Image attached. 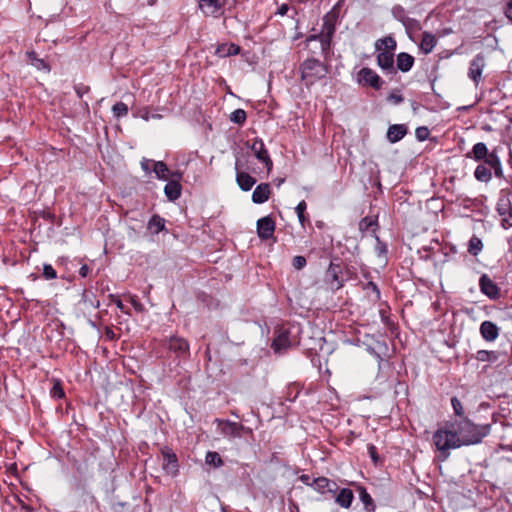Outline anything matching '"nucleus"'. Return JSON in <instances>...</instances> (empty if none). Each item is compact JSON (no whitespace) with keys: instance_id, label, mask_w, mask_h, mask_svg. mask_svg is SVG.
Here are the masks:
<instances>
[{"instance_id":"nucleus-1","label":"nucleus","mask_w":512,"mask_h":512,"mask_svg":"<svg viewBox=\"0 0 512 512\" xmlns=\"http://www.w3.org/2000/svg\"><path fill=\"white\" fill-rule=\"evenodd\" d=\"M491 425H477L467 417L447 422L443 428H439L433 434V442L440 452L442 461H445L451 449L462 446L475 445L490 434Z\"/></svg>"},{"instance_id":"nucleus-2","label":"nucleus","mask_w":512,"mask_h":512,"mask_svg":"<svg viewBox=\"0 0 512 512\" xmlns=\"http://www.w3.org/2000/svg\"><path fill=\"white\" fill-rule=\"evenodd\" d=\"M301 80L306 86L315 84L318 80L326 77L327 67L318 59L309 58L300 65Z\"/></svg>"},{"instance_id":"nucleus-3","label":"nucleus","mask_w":512,"mask_h":512,"mask_svg":"<svg viewBox=\"0 0 512 512\" xmlns=\"http://www.w3.org/2000/svg\"><path fill=\"white\" fill-rule=\"evenodd\" d=\"M357 80L359 84L363 86H370L375 90L381 89L384 83V81L379 77V75L368 67H364L358 72Z\"/></svg>"},{"instance_id":"nucleus-4","label":"nucleus","mask_w":512,"mask_h":512,"mask_svg":"<svg viewBox=\"0 0 512 512\" xmlns=\"http://www.w3.org/2000/svg\"><path fill=\"white\" fill-rule=\"evenodd\" d=\"M182 179V173L174 171L170 174V178L167 180L168 183L165 185L164 193L170 201L177 200L181 195L180 180Z\"/></svg>"},{"instance_id":"nucleus-5","label":"nucleus","mask_w":512,"mask_h":512,"mask_svg":"<svg viewBox=\"0 0 512 512\" xmlns=\"http://www.w3.org/2000/svg\"><path fill=\"white\" fill-rule=\"evenodd\" d=\"M225 4L226 0H199V8L206 16L222 15Z\"/></svg>"},{"instance_id":"nucleus-6","label":"nucleus","mask_w":512,"mask_h":512,"mask_svg":"<svg viewBox=\"0 0 512 512\" xmlns=\"http://www.w3.org/2000/svg\"><path fill=\"white\" fill-rule=\"evenodd\" d=\"M251 150L253 151L255 157L264 163L267 171L270 172L273 167V162L268 155L263 141L261 139H255L251 145Z\"/></svg>"},{"instance_id":"nucleus-7","label":"nucleus","mask_w":512,"mask_h":512,"mask_svg":"<svg viewBox=\"0 0 512 512\" xmlns=\"http://www.w3.org/2000/svg\"><path fill=\"white\" fill-rule=\"evenodd\" d=\"M291 342L289 340V331L284 328H279L275 331V337L272 341L271 347L276 353H281L282 351L289 348Z\"/></svg>"},{"instance_id":"nucleus-8","label":"nucleus","mask_w":512,"mask_h":512,"mask_svg":"<svg viewBox=\"0 0 512 512\" xmlns=\"http://www.w3.org/2000/svg\"><path fill=\"white\" fill-rule=\"evenodd\" d=\"M484 66L485 58L482 54L476 55L470 63L468 76L476 85L480 82Z\"/></svg>"},{"instance_id":"nucleus-9","label":"nucleus","mask_w":512,"mask_h":512,"mask_svg":"<svg viewBox=\"0 0 512 512\" xmlns=\"http://www.w3.org/2000/svg\"><path fill=\"white\" fill-rule=\"evenodd\" d=\"M275 231V222L270 217H263L257 221V233L262 240H267L273 236Z\"/></svg>"},{"instance_id":"nucleus-10","label":"nucleus","mask_w":512,"mask_h":512,"mask_svg":"<svg viewBox=\"0 0 512 512\" xmlns=\"http://www.w3.org/2000/svg\"><path fill=\"white\" fill-rule=\"evenodd\" d=\"M235 170H236V182H237L239 188L243 191H249L255 185L256 179L246 172L239 171L238 160L235 163Z\"/></svg>"},{"instance_id":"nucleus-11","label":"nucleus","mask_w":512,"mask_h":512,"mask_svg":"<svg viewBox=\"0 0 512 512\" xmlns=\"http://www.w3.org/2000/svg\"><path fill=\"white\" fill-rule=\"evenodd\" d=\"M479 285L481 292L488 296L489 298L496 299L499 296V288L497 285L489 278L488 275L483 274L479 279Z\"/></svg>"},{"instance_id":"nucleus-12","label":"nucleus","mask_w":512,"mask_h":512,"mask_svg":"<svg viewBox=\"0 0 512 512\" xmlns=\"http://www.w3.org/2000/svg\"><path fill=\"white\" fill-rule=\"evenodd\" d=\"M167 347L178 356H186L189 354L188 342L180 337H171L168 341Z\"/></svg>"},{"instance_id":"nucleus-13","label":"nucleus","mask_w":512,"mask_h":512,"mask_svg":"<svg viewBox=\"0 0 512 512\" xmlns=\"http://www.w3.org/2000/svg\"><path fill=\"white\" fill-rule=\"evenodd\" d=\"M497 211L502 218L504 227H512V206L508 199H501L497 204Z\"/></svg>"},{"instance_id":"nucleus-14","label":"nucleus","mask_w":512,"mask_h":512,"mask_svg":"<svg viewBox=\"0 0 512 512\" xmlns=\"http://www.w3.org/2000/svg\"><path fill=\"white\" fill-rule=\"evenodd\" d=\"M377 55V64L378 66L388 72L393 73L395 72L394 69V54L390 51H378Z\"/></svg>"},{"instance_id":"nucleus-15","label":"nucleus","mask_w":512,"mask_h":512,"mask_svg":"<svg viewBox=\"0 0 512 512\" xmlns=\"http://www.w3.org/2000/svg\"><path fill=\"white\" fill-rule=\"evenodd\" d=\"M490 155L491 152L488 151L486 144L483 142H478L473 146L472 150L466 154V157L472 158L475 161L484 160L486 163Z\"/></svg>"},{"instance_id":"nucleus-16","label":"nucleus","mask_w":512,"mask_h":512,"mask_svg":"<svg viewBox=\"0 0 512 512\" xmlns=\"http://www.w3.org/2000/svg\"><path fill=\"white\" fill-rule=\"evenodd\" d=\"M163 469L166 473L175 475L178 471L177 457L170 450H163Z\"/></svg>"},{"instance_id":"nucleus-17","label":"nucleus","mask_w":512,"mask_h":512,"mask_svg":"<svg viewBox=\"0 0 512 512\" xmlns=\"http://www.w3.org/2000/svg\"><path fill=\"white\" fill-rule=\"evenodd\" d=\"M340 273L341 267L331 262L327 269L326 277L329 280L332 289L338 290L342 287V281L339 279Z\"/></svg>"},{"instance_id":"nucleus-18","label":"nucleus","mask_w":512,"mask_h":512,"mask_svg":"<svg viewBox=\"0 0 512 512\" xmlns=\"http://www.w3.org/2000/svg\"><path fill=\"white\" fill-rule=\"evenodd\" d=\"M480 334L486 341H494L499 335V328L491 321H484L480 325Z\"/></svg>"},{"instance_id":"nucleus-19","label":"nucleus","mask_w":512,"mask_h":512,"mask_svg":"<svg viewBox=\"0 0 512 512\" xmlns=\"http://www.w3.org/2000/svg\"><path fill=\"white\" fill-rule=\"evenodd\" d=\"M270 194V185L268 183H261L254 189L252 193V201L256 204H262L269 199Z\"/></svg>"},{"instance_id":"nucleus-20","label":"nucleus","mask_w":512,"mask_h":512,"mask_svg":"<svg viewBox=\"0 0 512 512\" xmlns=\"http://www.w3.org/2000/svg\"><path fill=\"white\" fill-rule=\"evenodd\" d=\"M224 427L222 428V431L225 435L232 436V437H241L242 431L251 432L250 429L245 428L243 425L232 422V421H224L223 422Z\"/></svg>"},{"instance_id":"nucleus-21","label":"nucleus","mask_w":512,"mask_h":512,"mask_svg":"<svg viewBox=\"0 0 512 512\" xmlns=\"http://www.w3.org/2000/svg\"><path fill=\"white\" fill-rule=\"evenodd\" d=\"M407 133L405 125L394 124L388 128L387 138L391 143L400 141Z\"/></svg>"},{"instance_id":"nucleus-22","label":"nucleus","mask_w":512,"mask_h":512,"mask_svg":"<svg viewBox=\"0 0 512 512\" xmlns=\"http://www.w3.org/2000/svg\"><path fill=\"white\" fill-rule=\"evenodd\" d=\"M354 499V494L351 489L343 488L340 490L336 497V503L343 508H349Z\"/></svg>"},{"instance_id":"nucleus-23","label":"nucleus","mask_w":512,"mask_h":512,"mask_svg":"<svg viewBox=\"0 0 512 512\" xmlns=\"http://www.w3.org/2000/svg\"><path fill=\"white\" fill-rule=\"evenodd\" d=\"M486 165L494 170V174L497 178H503L502 164L495 150L491 151V155L487 159Z\"/></svg>"},{"instance_id":"nucleus-24","label":"nucleus","mask_w":512,"mask_h":512,"mask_svg":"<svg viewBox=\"0 0 512 512\" xmlns=\"http://www.w3.org/2000/svg\"><path fill=\"white\" fill-rule=\"evenodd\" d=\"M414 64V58L405 52L397 56V68L402 72H408Z\"/></svg>"},{"instance_id":"nucleus-25","label":"nucleus","mask_w":512,"mask_h":512,"mask_svg":"<svg viewBox=\"0 0 512 512\" xmlns=\"http://www.w3.org/2000/svg\"><path fill=\"white\" fill-rule=\"evenodd\" d=\"M336 15L332 13H328L323 18V25L321 33L327 35H334L336 28Z\"/></svg>"},{"instance_id":"nucleus-26","label":"nucleus","mask_w":512,"mask_h":512,"mask_svg":"<svg viewBox=\"0 0 512 512\" xmlns=\"http://www.w3.org/2000/svg\"><path fill=\"white\" fill-rule=\"evenodd\" d=\"M239 52L240 47L233 43L219 45L216 49V55L222 58L237 55Z\"/></svg>"},{"instance_id":"nucleus-27","label":"nucleus","mask_w":512,"mask_h":512,"mask_svg":"<svg viewBox=\"0 0 512 512\" xmlns=\"http://www.w3.org/2000/svg\"><path fill=\"white\" fill-rule=\"evenodd\" d=\"M375 49L376 51H390L393 53L396 49V41L391 36L384 37L376 41Z\"/></svg>"},{"instance_id":"nucleus-28","label":"nucleus","mask_w":512,"mask_h":512,"mask_svg":"<svg viewBox=\"0 0 512 512\" xmlns=\"http://www.w3.org/2000/svg\"><path fill=\"white\" fill-rule=\"evenodd\" d=\"M436 45L435 37L430 33H423L420 43V49L425 53H430Z\"/></svg>"},{"instance_id":"nucleus-29","label":"nucleus","mask_w":512,"mask_h":512,"mask_svg":"<svg viewBox=\"0 0 512 512\" xmlns=\"http://www.w3.org/2000/svg\"><path fill=\"white\" fill-rule=\"evenodd\" d=\"M153 171L157 178L161 180H168L172 172L169 171L167 165L162 161L153 162Z\"/></svg>"},{"instance_id":"nucleus-30","label":"nucleus","mask_w":512,"mask_h":512,"mask_svg":"<svg viewBox=\"0 0 512 512\" xmlns=\"http://www.w3.org/2000/svg\"><path fill=\"white\" fill-rule=\"evenodd\" d=\"M358 491H359L360 500L364 504L367 512H373L375 510V505H374L373 499L370 496V494L367 492V490L364 487H361V486L358 488Z\"/></svg>"},{"instance_id":"nucleus-31","label":"nucleus","mask_w":512,"mask_h":512,"mask_svg":"<svg viewBox=\"0 0 512 512\" xmlns=\"http://www.w3.org/2000/svg\"><path fill=\"white\" fill-rule=\"evenodd\" d=\"M165 221L162 217L158 215H153L148 222V229L153 234H158L160 231L164 229Z\"/></svg>"},{"instance_id":"nucleus-32","label":"nucleus","mask_w":512,"mask_h":512,"mask_svg":"<svg viewBox=\"0 0 512 512\" xmlns=\"http://www.w3.org/2000/svg\"><path fill=\"white\" fill-rule=\"evenodd\" d=\"M474 176L478 181L489 182L492 179V173L485 165H478L475 169Z\"/></svg>"},{"instance_id":"nucleus-33","label":"nucleus","mask_w":512,"mask_h":512,"mask_svg":"<svg viewBox=\"0 0 512 512\" xmlns=\"http://www.w3.org/2000/svg\"><path fill=\"white\" fill-rule=\"evenodd\" d=\"M482 249L483 243L481 239L478 238L477 236H472L471 239L469 240L468 252L473 256H477Z\"/></svg>"},{"instance_id":"nucleus-34","label":"nucleus","mask_w":512,"mask_h":512,"mask_svg":"<svg viewBox=\"0 0 512 512\" xmlns=\"http://www.w3.org/2000/svg\"><path fill=\"white\" fill-rule=\"evenodd\" d=\"M315 490L324 493L326 489L328 491L333 492L334 490L330 487V480L326 477L316 478L312 484Z\"/></svg>"},{"instance_id":"nucleus-35","label":"nucleus","mask_w":512,"mask_h":512,"mask_svg":"<svg viewBox=\"0 0 512 512\" xmlns=\"http://www.w3.org/2000/svg\"><path fill=\"white\" fill-rule=\"evenodd\" d=\"M497 358V352L495 351L479 350L476 354V359L481 362H494Z\"/></svg>"},{"instance_id":"nucleus-36","label":"nucleus","mask_w":512,"mask_h":512,"mask_svg":"<svg viewBox=\"0 0 512 512\" xmlns=\"http://www.w3.org/2000/svg\"><path fill=\"white\" fill-rule=\"evenodd\" d=\"M205 461L207 464L212 465L214 467H220L223 465V460L219 453L214 451H209L206 454Z\"/></svg>"},{"instance_id":"nucleus-37","label":"nucleus","mask_w":512,"mask_h":512,"mask_svg":"<svg viewBox=\"0 0 512 512\" xmlns=\"http://www.w3.org/2000/svg\"><path fill=\"white\" fill-rule=\"evenodd\" d=\"M28 58L31 61V64L35 66L37 69H47L49 70V66L43 59L37 57V54L34 51H30L27 53Z\"/></svg>"},{"instance_id":"nucleus-38","label":"nucleus","mask_w":512,"mask_h":512,"mask_svg":"<svg viewBox=\"0 0 512 512\" xmlns=\"http://www.w3.org/2000/svg\"><path fill=\"white\" fill-rule=\"evenodd\" d=\"M247 114L243 109H236L230 114V121L242 125L245 123Z\"/></svg>"},{"instance_id":"nucleus-39","label":"nucleus","mask_w":512,"mask_h":512,"mask_svg":"<svg viewBox=\"0 0 512 512\" xmlns=\"http://www.w3.org/2000/svg\"><path fill=\"white\" fill-rule=\"evenodd\" d=\"M112 111L115 117L120 118L128 113V106L123 102H117L113 105Z\"/></svg>"},{"instance_id":"nucleus-40","label":"nucleus","mask_w":512,"mask_h":512,"mask_svg":"<svg viewBox=\"0 0 512 512\" xmlns=\"http://www.w3.org/2000/svg\"><path fill=\"white\" fill-rule=\"evenodd\" d=\"M332 37H333L332 35H327V34L321 33V37H320L319 41L321 43L322 53H327L329 51L330 46H331Z\"/></svg>"},{"instance_id":"nucleus-41","label":"nucleus","mask_w":512,"mask_h":512,"mask_svg":"<svg viewBox=\"0 0 512 512\" xmlns=\"http://www.w3.org/2000/svg\"><path fill=\"white\" fill-rule=\"evenodd\" d=\"M306 208H307V205H306V202L304 200L299 202L298 205L295 208L297 216H298V219H299V222L301 223L302 226H304L305 221H306V218H305V215H304Z\"/></svg>"},{"instance_id":"nucleus-42","label":"nucleus","mask_w":512,"mask_h":512,"mask_svg":"<svg viewBox=\"0 0 512 512\" xmlns=\"http://www.w3.org/2000/svg\"><path fill=\"white\" fill-rule=\"evenodd\" d=\"M451 405L453 407L454 413L456 416H459L460 419L464 417V409L461 401L457 397H452Z\"/></svg>"},{"instance_id":"nucleus-43","label":"nucleus","mask_w":512,"mask_h":512,"mask_svg":"<svg viewBox=\"0 0 512 512\" xmlns=\"http://www.w3.org/2000/svg\"><path fill=\"white\" fill-rule=\"evenodd\" d=\"M415 135L419 141H425L429 137L430 131L427 127L421 126L416 128Z\"/></svg>"},{"instance_id":"nucleus-44","label":"nucleus","mask_w":512,"mask_h":512,"mask_svg":"<svg viewBox=\"0 0 512 512\" xmlns=\"http://www.w3.org/2000/svg\"><path fill=\"white\" fill-rule=\"evenodd\" d=\"M43 276L47 280L55 279L57 277V273L55 269L50 264H44L43 266Z\"/></svg>"},{"instance_id":"nucleus-45","label":"nucleus","mask_w":512,"mask_h":512,"mask_svg":"<svg viewBox=\"0 0 512 512\" xmlns=\"http://www.w3.org/2000/svg\"><path fill=\"white\" fill-rule=\"evenodd\" d=\"M388 101L397 105V104H400L403 102L404 98L403 96L400 94L399 91H392L389 95H388Z\"/></svg>"},{"instance_id":"nucleus-46","label":"nucleus","mask_w":512,"mask_h":512,"mask_svg":"<svg viewBox=\"0 0 512 512\" xmlns=\"http://www.w3.org/2000/svg\"><path fill=\"white\" fill-rule=\"evenodd\" d=\"M292 266L296 270H300L306 266V259L303 256H295L292 260Z\"/></svg>"},{"instance_id":"nucleus-47","label":"nucleus","mask_w":512,"mask_h":512,"mask_svg":"<svg viewBox=\"0 0 512 512\" xmlns=\"http://www.w3.org/2000/svg\"><path fill=\"white\" fill-rule=\"evenodd\" d=\"M153 160L143 158L141 161V168L146 172L149 173L151 170V167L153 168Z\"/></svg>"},{"instance_id":"nucleus-48","label":"nucleus","mask_w":512,"mask_h":512,"mask_svg":"<svg viewBox=\"0 0 512 512\" xmlns=\"http://www.w3.org/2000/svg\"><path fill=\"white\" fill-rule=\"evenodd\" d=\"M75 92L79 98H82L84 94L89 92V87L85 85L75 86Z\"/></svg>"},{"instance_id":"nucleus-49","label":"nucleus","mask_w":512,"mask_h":512,"mask_svg":"<svg viewBox=\"0 0 512 512\" xmlns=\"http://www.w3.org/2000/svg\"><path fill=\"white\" fill-rule=\"evenodd\" d=\"M373 224L372 219L365 217L359 223L360 230H367Z\"/></svg>"},{"instance_id":"nucleus-50","label":"nucleus","mask_w":512,"mask_h":512,"mask_svg":"<svg viewBox=\"0 0 512 512\" xmlns=\"http://www.w3.org/2000/svg\"><path fill=\"white\" fill-rule=\"evenodd\" d=\"M368 453H369L370 457L372 458L373 462L377 463L379 457L377 455L376 447L374 445H372V444L368 445Z\"/></svg>"},{"instance_id":"nucleus-51","label":"nucleus","mask_w":512,"mask_h":512,"mask_svg":"<svg viewBox=\"0 0 512 512\" xmlns=\"http://www.w3.org/2000/svg\"><path fill=\"white\" fill-rule=\"evenodd\" d=\"M142 118L146 121H148L149 119H160L161 118V115L159 114H150L148 111H145L143 114H142Z\"/></svg>"},{"instance_id":"nucleus-52","label":"nucleus","mask_w":512,"mask_h":512,"mask_svg":"<svg viewBox=\"0 0 512 512\" xmlns=\"http://www.w3.org/2000/svg\"><path fill=\"white\" fill-rule=\"evenodd\" d=\"M367 287L370 288L375 293L377 299L380 298V291L374 282H369L367 284Z\"/></svg>"},{"instance_id":"nucleus-53","label":"nucleus","mask_w":512,"mask_h":512,"mask_svg":"<svg viewBox=\"0 0 512 512\" xmlns=\"http://www.w3.org/2000/svg\"><path fill=\"white\" fill-rule=\"evenodd\" d=\"M289 10V7L287 4H282L277 11V14L284 16Z\"/></svg>"},{"instance_id":"nucleus-54","label":"nucleus","mask_w":512,"mask_h":512,"mask_svg":"<svg viewBox=\"0 0 512 512\" xmlns=\"http://www.w3.org/2000/svg\"><path fill=\"white\" fill-rule=\"evenodd\" d=\"M53 393H54V396H56L58 398H61L64 396L63 390L57 385L53 387Z\"/></svg>"},{"instance_id":"nucleus-55","label":"nucleus","mask_w":512,"mask_h":512,"mask_svg":"<svg viewBox=\"0 0 512 512\" xmlns=\"http://www.w3.org/2000/svg\"><path fill=\"white\" fill-rule=\"evenodd\" d=\"M505 14L507 18L512 22V1L507 4Z\"/></svg>"},{"instance_id":"nucleus-56","label":"nucleus","mask_w":512,"mask_h":512,"mask_svg":"<svg viewBox=\"0 0 512 512\" xmlns=\"http://www.w3.org/2000/svg\"><path fill=\"white\" fill-rule=\"evenodd\" d=\"M89 267L85 264L83 265L80 270H79V274L81 277H86L89 273Z\"/></svg>"},{"instance_id":"nucleus-57","label":"nucleus","mask_w":512,"mask_h":512,"mask_svg":"<svg viewBox=\"0 0 512 512\" xmlns=\"http://www.w3.org/2000/svg\"><path fill=\"white\" fill-rule=\"evenodd\" d=\"M114 303L116 304L117 308L120 309L121 311H125V306L124 304L122 303V301L120 299H115L114 300Z\"/></svg>"},{"instance_id":"nucleus-58","label":"nucleus","mask_w":512,"mask_h":512,"mask_svg":"<svg viewBox=\"0 0 512 512\" xmlns=\"http://www.w3.org/2000/svg\"><path fill=\"white\" fill-rule=\"evenodd\" d=\"M321 37V33L320 34H316V35H310L307 37V41L310 42V41H316V40H319Z\"/></svg>"},{"instance_id":"nucleus-59","label":"nucleus","mask_w":512,"mask_h":512,"mask_svg":"<svg viewBox=\"0 0 512 512\" xmlns=\"http://www.w3.org/2000/svg\"><path fill=\"white\" fill-rule=\"evenodd\" d=\"M309 479H310V478H309V476H308V475H302V476L300 477V480H301L303 483H305V484H309Z\"/></svg>"},{"instance_id":"nucleus-60","label":"nucleus","mask_w":512,"mask_h":512,"mask_svg":"<svg viewBox=\"0 0 512 512\" xmlns=\"http://www.w3.org/2000/svg\"><path fill=\"white\" fill-rule=\"evenodd\" d=\"M106 334H107V336H108L109 338H111V339L114 337V333H113V331H111V330H107V333H106Z\"/></svg>"},{"instance_id":"nucleus-61","label":"nucleus","mask_w":512,"mask_h":512,"mask_svg":"<svg viewBox=\"0 0 512 512\" xmlns=\"http://www.w3.org/2000/svg\"><path fill=\"white\" fill-rule=\"evenodd\" d=\"M511 122H512V119H511Z\"/></svg>"}]
</instances>
